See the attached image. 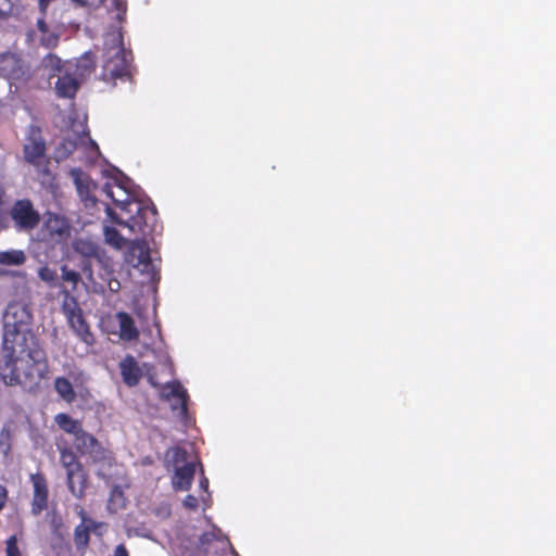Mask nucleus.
<instances>
[{"label":"nucleus","instance_id":"nucleus-1","mask_svg":"<svg viewBox=\"0 0 556 556\" xmlns=\"http://www.w3.org/2000/svg\"><path fill=\"white\" fill-rule=\"evenodd\" d=\"M30 324L31 314L25 305L14 303L7 307L0 378L5 386H20L27 392H36L49 374V363Z\"/></svg>","mask_w":556,"mask_h":556},{"label":"nucleus","instance_id":"nucleus-2","mask_svg":"<svg viewBox=\"0 0 556 556\" xmlns=\"http://www.w3.org/2000/svg\"><path fill=\"white\" fill-rule=\"evenodd\" d=\"M106 194L119 208L118 213L108 208L109 215L117 225L127 227L136 238L144 239L152 236L157 226V211L154 205H147L135 199L118 201L111 190H108Z\"/></svg>","mask_w":556,"mask_h":556},{"label":"nucleus","instance_id":"nucleus-3","mask_svg":"<svg viewBox=\"0 0 556 556\" xmlns=\"http://www.w3.org/2000/svg\"><path fill=\"white\" fill-rule=\"evenodd\" d=\"M56 447L60 453V463L66 471L68 490L76 498L81 500L88 488V476L67 442H58Z\"/></svg>","mask_w":556,"mask_h":556},{"label":"nucleus","instance_id":"nucleus-4","mask_svg":"<svg viewBox=\"0 0 556 556\" xmlns=\"http://www.w3.org/2000/svg\"><path fill=\"white\" fill-rule=\"evenodd\" d=\"M23 157L26 163L43 174H49V159L47 156V143L42 130L38 125L31 124L26 132L23 144Z\"/></svg>","mask_w":556,"mask_h":556},{"label":"nucleus","instance_id":"nucleus-5","mask_svg":"<svg viewBox=\"0 0 556 556\" xmlns=\"http://www.w3.org/2000/svg\"><path fill=\"white\" fill-rule=\"evenodd\" d=\"M9 216L17 232L29 233L35 230L41 220V215L31 200L24 198L13 202Z\"/></svg>","mask_w":556,"mask_h":556},{"label":"nucleus","instance_id":"nucleus-6","mask_svg":"<svg viewBox=\"0 0 556 556\" xmlns=\"http://www.w3.org/2000/svg\"><path fill=\"white\" fill-rule=\"evenodd\" d=\"M105 60L102 65L101 79L106 83H114L118 78L129 75V63L126 51L119 47L109 49L105 53Z\"/></svg>","mask_w":556,"mask_h":556},{"label":"nucleus","instance_id":"nucleus-7","mask_svg":"<svg viewBox=\"0 0 556 556\" xmlns=\"http://www.w3.org/2000/svg\"><path fill=\"white\" fill-rule=\"evenodd\" d=\"M0 76L10 80L24 81L29 76V67L21 54L5 51L0 53Z\"/></svg>","mask_w":556,"mask_h":556},{"label":"nucleus","instance_id":"nucleus-8","mask_svg":"<svg viewBox=\"0 0 556 556\" xmlns=\"http://www.w3.org/2000/svg\"><path fill=\"white\" fill-rule=\"evenodd\" d=\"M42 232L47 240L62 242L70 236V225L65 217L55 213H48Z\"/></svg>","mask_w":556,"mask_h":556},{"label":"nucleus","instance_id":"nucleus-9","mask_svg":"<svg viewBox=\"0 0 556 556\" xmlns=\"http://www.w3.org/2000/svg\"><path fill=\"white\" fill-rule=\"evenodd\" d=\"M34 486L31 513L34 515L41 514L48 507L49 490L45 476L42 473H34L30 476Z\"/></svg>","mask_w":556,"mask_h":556},{"label":"nucleus","instance_id":"nucleus-10","mask_svg":"<svg viewBox=\"0 0 556 556\" xmlns=\"http://www.w3.org/2000/svg\"><path fill=\"white\" fill-rule=\"evenodd\" d=\"M70 66L71 64L67 63L64 73H62L55 81L54 90L59 98L74 99L79 89L81 81L72 74Z\"/></svg>","mask_w":556,"mask_h":556},{"label":"nucleus","instance_id":"nucleus-11","mask_svg":"<svg viewBox=\"0 0 556 556\" xmlns=\"http://www.w3.org/2000/svg\"><path fill=\"white\" fill-rule=\"evenodd\" d=\"M161 395L166 401H169L172 397H176L179 401L180 415H187L189 395L179 381H172L163 384Z\"/></svg>","mask_w":556,"mask_h":556},{"label":"nucleus","instance_id":"nucleus-12","mask_svg":"<svg viewBox=\"0 0 556 556\" xmlns=\"http://www.w3.org/2000/svg\"><path fill=\"white\" fill-rule=\"evenodd\" d=\"M123 381L128 387H136L142 377L141 368L132 355L125 356L119 363Z\"/></svg>","mask_w":556,"mask_h":556},{"label":"nucleus","instance_id":"nucleus-13","mask_svg":"<svg viewBox=\"0 0 556 556\" xmlns=\"http://www.w3.org/2000/svg\"><path fill=\"white\" fill-rule=\"evenodd\" d=\"M80 515L83 522L76 526L74 530V543L78 551H85L90 542V532L94 531L99 523L94 522L90 518H87L83 510Z\"/></svg>","mask_w":556,"mask_h":556},{"label":"nucleus","instance_id":"nucleus-14","mask_svg":"<svg viewBox=\"0 0 556 556\" xmlns=\"http://www.w3.org/2000/svg\"><path fill=\"white\" fill-rule=\"evenodd\" d=\"M195 473V466L193 463H187L181 467L175 469L172 484L176 491H188L191 485Z\"/></svg>","mask_w":556,"mask_h":556},{"label":"nucleus","instance_id":"nucleus-15","mask_svg":"<svg viewBox=\"0 0 556 556\" xmlns=\"http://www.w3.org/2000/svg\"><path fill=\"white\" fill-rule=\"evenodd\" d=\"M127 261L134 266L148 265L151 261L149 247L144 240H134L128 247Z\"/></svg>","mask_w":556,"mask_h":556},{"label":"nucleus","instance_id":"nucleus-16","mask_svg":"<svg viewBox=\"0 0 556 556\" xmlns=\"http://www.w3.org/2000/svg\"><path fill=\"white\" fill-rule=\"evenodd\" d=\"M70 64V70L74 67L72 74L83 81L94 72L96 56L92 52H86L76 60L75 64Z\"/></svg>","mask_w":556,"mask_h":556},{"label":"nucleus","instance_id":"nucleus-17","mask_svg":"<svg viewBox=\"0 0 556 556\" xmlns=\"http://www.w3.org/2000/svg\"><path fill=\"white\" fill-rule=\"evenodd\" d=\"M67 323L72 330L75 332V334L80 339L81 342L87 344L88 346H91L94 344L96 339L93 333L90 330V326L87 323L84 315H76V317H73L71 319H67Z\"/></svg>","mask_w":556,"mask_h":556},{"label":"nucleus","instance_id":"nucleus-18","mask_svg":"<svg viewBox=\"0 0 556 556\" xmlns=\"http://www.w3.org/2000/svg\"><path fill=\"white\" fill-rule=\"evenodd\" d=\"M116 318L119 324V338L124 341H135L139 338V330L134 318L126 312H118Z\"/></svg>","mask_w":556,"mask_h":556},{"label":"nucleus","instance_id":"nucleus-19","mask_svg":"<svg viewBox=\"0 0 556 556\" xmlns=\"http://www.w3.org/2000/svg\"><path fill=\"white\" fill-rule=\"evenodd\" d=\"M23 11L21 0H0V22L18 20Z\"/></svg>","mask_w":556,"mask_h":556},{"label":"nucleus","instance_id":"nucleus-20","mask_svg":"<svg viewBox=\"0 0 556 556\" xmlns=\"http://www.w3.org/2000/svg\"><path fill=\"white\" fill-rule=\"evenodd\" d=\"M61 294L63 295L61 309L62 313L65 315L66 320L76 317V315L83 314V311L79 306L77 299L72 294V292L67 288H63L61 290Z\"/></svg>","mask_w":556,"mask_h":556},{"label":"nucleus","instance_id":"nucleus-21","mask_svg":"<svg viewBox=\"0 0 556 556\" xmlns=\"http://www.w3.org/2000/svg\"><path fill=\"white\" fill-rule=\"evenodd\" d=\"M97 442L98 439L85 431L84 428L73 435V445L81 456H85Z\"/></svg>","mask_w":556,"mask_h":556},{"label":"nucleus","instance_id":"nucleus-22","mask_svg":"<svg viewBox=\"0 0 556 556\" xmlns=\"http://www.w3.org/2000/svg\"><path fill=\"white\" fill-rule=\"evenodd\" d=\"M54 420L61 430L72 435L76 434L83 428L79 420L72 418L65 413L58 414Z\"/></svg>","mask_w":556,"mask_h":556},{"label":"nucleus","instance_id":"nucleus-23","mask_svg":"<svg viewBox=\"0 0 556 556\" xmlns=\"http://www.w3.org/2000/svg\"><path fill=\"white\" fill-rule=\"evenodd\" d=\"M105 460H100L94 466L96 475L105 481H109L115 475V468L117 466L116 459L113 454L109 455Z\"/></svg>","mask_w":556,"mask_h":556},{"label":"nucleus","instance_id":"nucleus-24","mask_svg":"<svg viewBox=\"0 0 556 556\" xmlns=\"http://www.w3.org/2000/svg\"><path fill=\"white\" fill-rule=\"evenodd\" d=\"M54 389L67 403H72L76 397L74 388L67 378L58 377L54 381Z\"/></svg>","mask_w":556,"mask_h":556},{"label":"nucleus","instance_id":"nucleus-25","mask_svg":"<svg viewBox=\"0 0 556 556\" xmlns=\"http://www.w3.org/2000/svg\"><path fill=\"white\" fill-rule=\"evenodd\" d=\"M26 256L22 250H10L0 252V264L7 266H17L24 264Z\"/></svg>","mask_w":556,"mask_h":556},{"label":"nucleus","instance_id":"nucleus-26","mask_svg":"<svg viewBox=\"0 0 556 556\" xmlns=\"http://www.w3.org/2000/svg\"><path fill=\"white\" fill-rule=\"evenodd\" d=\"M67 63L68 62L64 64L63 61L54 53H48L42 59V65L46 70L50 71V76L64 73L63 68H66Z\"/></svg>","mask_w":556,"mask_h":556},{"label":"nucleus","instance_id":"nucleus-27","mask_svg":"<svg viewBox=\"0 0 556 556\" xmlns=\"http://www.w3.org/2000/svg\"><path fill=\"white\" fill-rule=\"evenodd\" d=\"M61 278L64 282L71 285V292L77 290L78 283L81 281V276L78 271L71 269L67 265L61 266Z\"/></svg>","mask_w":556,"mask_h":556},{"label":"nucleus","instance_id":"nucleus-28","mask_svg":"<svg viewBox=\"0 0 556 556\" xmlns=\"http://www.w3.org/2000/svg\"><path fill=\"white\" fill-rule=\"evenodd\" d=\"M113 454L110 450L102 446V444L98 441L92 448L86 454L91 459V463L94 465L100 460H105L109 455Z\"/></svg>","mask_w":556,"mask_h":556},{"label":"nucleus","instance_id":"nucleus-29","mask_svg":"<svg viewBox=\"0 0 556 556\" xmlns=\"http://www.w3.org/2000/svg\"><path fill=\"white\" fill-rule=\"evenodd\" d=\"M105 240L108 243L115 248H123L125 244L124 237L113 227H105L104 230Z\"/></svg>","mask_w":556,"mask_h":556},{"label":"nucleus","instance_id":"nucleus-30","mask_svg":"<svg viewBox=\"0 0 556 556\" xmlns=\"http://www.w3.org/2000/svg\"><path fill=\"white\" fill-rule=\"evenodd\" d=\"M38 277L48 283L51 287H54L58 285V273L55 269L50 268L49 266H42L38 270Z\"/></svg>","mask_w":556,"mask_h":556},{"label":"nucleus","instance_id":"nucleus-31","mask_svg":"<svg viewBox=\"0 0 556 556\" xmlns=\"http://www.w3.org/2000/svg\"><path fill=\"white\" fill-rule=\"evenodd\" d=\"M39 40L41 47L52 50L59 46L60 36L59 34L50 31V29H48V33L41 34Z\"/></svg>","mask_w":556,"mask_h":556},{"label":"nucleus","instance_id":"nucleus-32","mask_svg":"<svg viewBox=\"0 0 556 556\" xmlns=\"http://www.w3.org/2000/svg\"><path fill=\"white\" fill-rule=\"evenodd\" d=\"M11 430L4 426L0 431V447H3V453L7 455L11 450Z\"/></svg>","mask_w":556,"mask_h":556},{"label":"nucleus","instance_id":"nucleus-33","mask_svg":"<svg viewBox=\"0 0 556 556\" xmlns=\"http://www.w3.org/2000/svg\"><path fill=\"white\" fill-rule=\"evenodd\" d=\"M5 543H7V546H5L7 556H22V553H21L18 544H17L16 535H11L7 540Z\"/></svg>","mask_w":556,"mask_h":556},{"label":"nucleus","instance_id":"nucleus-34","mask_svg":"<svg viewBox=\"0 0 556 556\" xmlns=\"http://www.w3.org/2000/svg\"><path fill=\"white\" fill-rule=\"evenodd\" d=\"M113 3L117 11V20L122 22L126 15L127 3L125 0H113Z\"/></svg>","mask_w":556,"mask_h":556},{"label":"nucleus","instance_id":"nucleus-35","mask_svg":"<svg viewBox=\"0 0 556 556\" xmlns=\"http://www.w3.org/2000/svg\"><path fill=\"white\" fill-rule=\"evenodd\" d=\"M76 249L86 255L97 254V247L86 242L78 243Z\"/></svg>","mask_w":556,"mask_h":556},{"label":"nucleus","instance_id":"nucleus-36","mask_svg":"<svg viewBox=\"0 0 556 556\" xmlns=\"http://www.w3.org/2000/svg\"><path fill=\"white\" fill-rule=\"evenodd\" d=\"M216 540V534L214 532H204L200 539H199V544L201 547H205V546H208L213 541Z\"/></svg>","mask_w":556,"mask_h":556},{"label":"nucleus","instance_id":"nucleus-37","mask_svg":"<svg viewBox=\"0 0 556 556\" xmlns=\"http://www.w3.org/2000/svg\"><path fill=\"white\" fill-rule=\"evenodd\" d=\"M184 507L190 510H195L198 508V498L194 495L188 494L184 502Z\"/></svg>","mask_w":556,"mask_h":556},{"label":"nucleus","instance_id":"nucleus-38","mask_svg":"<svg viewBox=\"0 0 556 556\" xmlns=\"http://www.w3.org/2000/svg\"><path fill=\"white\" fill-rule=\"evenodd\" d=\"M36 26H37V29L40 31V34L48 33L49 26L45 20V15H42L40 18L37 20Z\"/></svg>","mask_w":556,"mask_h":556},{"label":"nucleus","instance_id":"nucleus-39","mask_svg":"<svg viewBox=\"0 0 556 556\" xmlns=\"http://www.w3.org/2000/svg\"><path fill=\"white\" fill-rule=\"evenodd\" d=\"M114 556H129L128 551L124 544H119L115 547Z\"/></svg>","mask_w":556,"mask_h":556},{"label":"nucleus","instance_id":"nucleus-40","mask_svg":"<svg viewBox=\"0 0 556 556\" xmlns=\"http://www.w3.org/2000/svg\"><path fill=\"white\" fill-rule=\"evenodd\" d=\"M52 1L53 0H38V7L42 15H46L47 9Z\"/></svg>","mask_w":556,"mask_h":556},{"label":"nucleus","instance_id":"nucleus-41","mask_svg":"<svg viewBox=\"0 0 556 556\" xmlns=\"http://www.w3.org/2000/svg\"><path fill=\"white\" fill-rule=\"evenodd\" d=\"M175 462L185 460L186 459V451L182 448H175Z\"/></svg>","mask_w":556,"mask_h":556},{"label":"nucleus","instance_id":"nucleus-42","mask_svg":"<svg viewBox=\"0 0 556 556\" xmlns=\"http://www.w3.org/2000/svg\"><path fill=\"white\" fill-rule=\"evenodd\" d=\"M200 488L203 489L204 491H207L208 479L206 477H202V479L200 480Z\"/></svg>","mask_w":556,"mask_h":556},{"label":"nucleus","instance_id":"nucleus-43","mask_svg":"<svg viewBox=\"0 0 556 556\" xmlns=\"http://www.w3.org/2000/svg\"><path fill=\"white\" fill-rule=\"evenodd\" d=\"M116 494H117L118 496L123 497V493H122L121 491H119V492L113 491V492H112V494H111L110 502H112V501H113V497H114Z\"/></svg>","mask_w":556,"mask_h":556},{"label":"nucleus","instance_id":"nucleus-44","mask_svg":"<svg viewBox=\"0 0 556 556\" xmlns=\"http://www.w3.org/2000/svg\"><path fill=\"white\" fill-rule=\"evenodd\" d=\"M31 35H33V31H31V30L27 33V36H28V37H31Z\"/></svg>","mask_w":556,"mask_h":556}]
</instances>
